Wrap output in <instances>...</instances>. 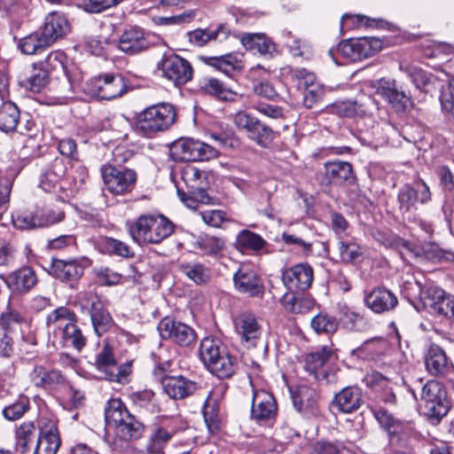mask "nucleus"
<instances>
[{
  "label": "nucleus",
  "mask_w": 454,
  "mask_h": 454,
  "mask_svg": "<svg viewBox=\"0 0 454 454\" xmlns=\"http://www.w3.org/2000/svg\"><path fill=\"white\" fill-rule=\"evenodd\" d=\"M41 31L51 45L70 31V25L63 13L52 12L46 16Z\"/></svg>",
  "instance_id": "nucleus-24"
},
{
  "label": "nucleus",
  "mask_w": 454,
  "mask_h": 454,
  "mask_svg": "<svg viewBox=\"0 0 454 454\" xmlns=\"http://www.w3.org/2000/svg\"><path fill=\"white\" fill-rule=\"evenodd\" d=\"M199 87L206 94H209L222 100H232L235 93L226 88L219 80L212 77H204L200 80Z\"/></svg>",
  "instance_id": "nucleus-40"
},
{
  "label": "nucleus",
  "mask_w": 454,
  "mask_h": 454,
  "mask_svg": "<svg viewBox=\"0 0 454 454\" xmlns=\"http://www.w3.org/2000/svg\"><path fill=\"white\" fill-rule=\"evenodd\" d=\"M83 90L92 98L112 100L122 96L127 90V85L121 74H107L90 79Z\"/></svg>",
  "instance_id": "nucleus-9"
},
{
  "label": "nucleus",
  "mask_w": 454,
  "mask_h": 454,
  "mask_svg": "<svg viewBox=\"0 0 454 454\" xmlns=\"http://www.w3.org/2000/svg\"><path fill=\"white\" fill-rule=\"evenodd\" d=\"M105 419L108 427L114 428V437L109 447L114 454L126 452L130 448L129 442L140 436L142 425L131 415L119 399H112L105 410Z\"/></svg>",
  "instance_id": "nucleus-1"
},
{
  "label": "nucleus",
  "mask_w": 454,
  "mask_h": 454,
  "mask_svg": "<svg viewBox=\"0 0 454 454\" xmlns=\"http://www.w3.org/2000/svg\"><path fill=\"white\" fill-rule=\"evenodd\" d=\"M326 181L321 182V184L329 185L331 184L341 185L345 183H351L355 176L352 166L347 161L334 160L325 164Z\"/></svg>",
  "instance_id": "nucleus-27"
},
{
  "label": "nucleus",
  "mask_w": 454,
  "mask_h": 454,
  "mask_svg": "<svg viewBox=\"0 0 454 454\" xmlns=\"http://www.w3.org/2000/svg\"><path fill=\"white\" fill-rule=\"evenodd\" d=\"M77 171L79 172L78 178H74V184L67 189L65 186L67 181L61 179L65 172L64 168L61 163L55 161L52 169L43 174L40 187L46 192H56L63 189L67 191V197L74 196L88 176L87 169L84 167H79Z\"/></svg>",
  "instance_id": "nucleus-10"
},
{
  "label": "nucleus",
  "mask_w": 454,
  "mask_h": 454,
  "mask_svg": "<svg viewBox=\"0 0 454 454\" xmlns=\"http://www.w3.org/2000/svg\"><path fill=\"white\" fill-rule=\"evenodd\" d=\"M95 366L98 371V378L109 381H121V371L116 366L113 348L106 343L102 350L96 356Z\"/></svg>",
  "instance_id": "nucleus-20"
},
{
  "label": "nucleus",
  "mask_w": 454,
  "mask_h": 454,
  "mask_svg": "<svg viewBox=\"0 0 454 454\" xmlns=\"http://www.w3.org/2000/svg\"><path fill=\"white\" fill-rule=\"evenodd\" d=\"M227 36L228 31L222 24L216 29L197 28L185 35L190 44L195 47H202L211 41L225 39Z\"/></svg>",
  "instance_id": "nucleus-33"
},
{
  "label": "nucleus",
  "mask_w": 454,
  "mask_h": 454,
  "mask_svg": "<svg viewBox=\"0 0 454 454\" xmlns=\"http://www.w3.org/2000/svg\"><path fill=\"white\" fill-rule=\"evenodd\" d=\"M162 75L176 85H182L192 77V67L184 59L176 54L164 55L159 63Z\"/></svg>",
  "instance_id": "nucleus-13"
},
{
  "label": "nucleus",
  "mask_w": 454,
  "mask_h": 454,
  "mask_svg": "<svg viewBox=\"0 0 454 454\" xmlns=\"http://www.w3.org/2000/svg\"><path fill=\"white\" fill-rule=\"evenodd\" d=\"M5 283L12 293L25 294L37 283V277L30 267L15 270L6 277Z\"/></svg>",
  "instance_id": "nucleus-28"
},
{
  "label": "nucleus",
  "mask_w": 454,
  "mask_h": 454,
  "mask_svg": "<svg viewBox=\"0 0 454 454\" xmlns=\"http://www.w3.org/2000/svg\"><path fill=\"white\" fill-rule=\"evenodd\" d=\"M129 232L139 245L159 244L172 234L173 224L162 215H143L129 225Z\"/></svg>",
  "instance_id": "nucleus-6"
},
{
  "label": "nucleus",
  "mask_w": 454,
  "mask_h": 454,
  "mask_svg": "<svg viewBox=\"0 0 454 454\" xmlns=\"http://www.w3.org/2000/svg\"><path fill=\"white\" fill-rule=\"evenodd\" d=\"M260 120L247 111H239L233 116V122L237 129L244 132L247 137L253 131Z\"/></svg>",
  "instance_id": "nucleus-55"
},
{
  "label": "nucleus",
  "mask_w": 454,
  "mask_h": 454,
  "mask_svg": "<svg viewBox=\"0 0 454 454\" xmlns=\"http://www.w3.org/2000/svg\"><path fill=\"white\" fill-rule=\"evenodd\" d=\"M247 138L259 146L267 148L274 139V132L269 126L259 121Z\"/></svg>",
  "instance_id": "nucleus-49"
},
{
  "label": "nucleus",
  "mask_w": 454,
  "mask_h": 454,
  "mask_svg": "<svg viewBox=\"0 0 454 454\" xmlns=\"http://www.w3.org/2000/svg\"><path fill=\"white\" fill-rule=\"evenodd\" d=\"M28 408V400L26 397H20L19 401L6 406L3 410V415L8 420H15L23 416Z\"/></svg>",
  "instance_id": "nucleus-63"
},
{
  "label": "nucleus",
  "mask_w": 454,
  "mask_h": 454,
  "mask_svg": "<svg viewBox=\"0 0 454 454\" xmlns=\"http://www.w3.org/2000/svg\"><path fill=\"white\" fill-rule=\"evenodd\" d=\"M49 336L54 345L74 348L81 351L87 343V338L77 325L76 315L67 307H59L46 318Z\"/></svg>",
  "instance_id": "nucleus-2"
},
{
  "label": "nucleus",
  "mask_w": 454,
  "mask_h": 454,
  "mask_svg": "<svg viewBox=\"0 0 454 454\" xmlns=\"http://www.w3.org/2000/svg\"><path fill=\"white\" fill-rule=\"evenodd\" d=\"M61 440L37 437L34 454H56L60 447Z\"/></svg>",
  "instance_id": "nucleus-64"
},
{
  "label": "nucleus",
  "mask_w": 454,
  "mask_h": 454,
  "mask_svg": "<svg viewBox=\"0 0 454 454\" xmlns=\"http://www.w3.org/2000/svg\"><path fill=\"white\" fill-rule=\"evenodd\" d=\"M288 74L292 81L297 82L299 86H303L306 90L317 84L316 75L305 68H291Z\"/></svg>",
  "instance_id": "nucleus-60"
},
{
  "label": "nucleus",
  "mask_w": 454,
  "mask_h": 454,
  "mask_svg": "<svg viewBox=\"0 0 454 454\" xmlns=\"http://www.w3.org/2000/svg\"><path fill=\"white\" fill-rule=\"evenodd\" d=\"M105 247L107 252L111 254H114L117 256L124 257V258H131L134 255V252L131 247L128 246L126 243L115 239L114 238H107L105 240Z\"/></svg>",
  "instance_id": "nucleus-59"
},
{
  "label": "nucleus",
  "mask_w": 454,
  "mask_h": 454,
  "mask_svg": "<svg viewBox=\"0 0 454 454\" xmlns=\"http://www.w3.org/2000/svg\"><path fill=\"white\" fill-rule=\"evenodd\" d=\"M235 288L249 297L258 296L263 292L261 278L249 266L242 265L233 276Z\"/></svg>",
  "instance_id": "nucleus-19"
},
{
  "label": "nucleus",
  "mask_w": 454,
  "mask_h": 454,
  "mask_svg": "<svg viewBox=\"0 0 454 454\" xmlns=\"http://www.w3.org/2000/svg\"><path fill=\"white\" fill-rule=\"evenodd\" d=\"M182 180L187 191L177 188V195L188 208L196 209L200 204L210 203L211 198L206 192L207 177L203 171L188 165L182 170Z\"/></svg>",
  "instance_id": "nucleus-7"
},
{
  "label": "nucleus",
  "mask_w": 454,
  "mask_h": 454,
  "mask_svg": "<svg viewBox=\"0 0 454 454\" xmlns=\"http://www.w3.org/2000/svg\"><path fill=\"white\" fill-rule=\"evenodd\" d=\"M424 358L426 369L431 375H445L452 369L445 351L438 345H430Z\"/></svg>",
  "instance_id": "nucleus-23"
},
{
  "label": "nucleus",
  "mask_w": 454,
  "mask_h": 454,
  "mask_svg": "<svg viewBox=\"0 0 454 454\" xmlns=\"http://www.w3.org/2000/svg\"><path fill=\"white\" fill-rule=\"evenodd\" d=\"M195 140L179 138L170 147V156L176 161H193Z\"/></svg>",
  "instance_id": "nucleus-43"
},
{
  "label": "nucleus",
  "mask_w": 454,
  "mask_h": 454,
  "mask_svg": "<svg viewBox=\"0 0 454 454\" xmlns=\"http://www.w3.org/2000/svg\"><path fill=\"white\" fill-rule=\"evenodd\" d=\"M395 372L391 369H384V373L380 372H372L367 375L366 380L368 384L378 386L382 389L381 398L386 403L395 404L396 396L393 387V380Z\"/></svg>",
  "instance_id": "nucleus-31"
},
{
  "label": "nucleus",
  "mask_w": 454,
  "mask_h": 454,
  "mask_svg": "<svg viewBox=\"0 0 454 454\" xmlns=\"http://www.w3.org/2000/svg\"><path fill=\"white\" fill-rule=\"evenodd\" d=\"M236 242L238 247L241 249H250L254 251L262 249L265 244V241L260 235L247 230L241 231L238 234Z\"/></svg>",
  "instance_id": "nucleus-51"
},
{
  "label": "nucleus",
  "mask_w": 454,
  "mask_h": 454,
  "mask_svg": "<svg viewBox=\"0 0 454 454\" xmlns=\"http://www.w3.org/2000/svg\"><path fill=\"white\" fill-rule=\"evenodd\" d=\"M51 46L42 31H36L29 35L23 37L19 48L25 54H36Z\"/></svg>",
  "instance_id": "nucleus-42"
},
{
  "label": "nucleus",
  "mask_w": 454,
  "mask_h": 454,
  "mask_svg": "<svg viewBox=\"0 0 454 454\" xmlns=\"http://www.w3.org/2000/svg\"><path fill=\"white\" fill-rule=\"evenodd\" d=\"M204 62L215 67L216 70L231 77L235 74L239 73L244 68L242 60L239 59L236 55L226 54L218 57H204Z\"/></svg>",
  "instance_id": "nucleus-34"
},
{
  "label": "nucleus",
  "mask_w": 454,
  "mask_h": 454,
  "mask_svg": "<svg viewBox=\"0 0 454 454\" xmlns=\"http://www.w3.org/2000/svg\"><path fill=\"white\" fill-rule=\"evenodd\" d=\"M39 437L60 440L57 421L53 418L41 417L38 420Z\"/></svg>",
  "instance_id": "nucleus-58"
},
{
  "label": "nucleus",
  "mask_w": 454,
  "mask_h": 454,
  "mask_svg": "<svg viewBox=\"0 0 454 454\" xmlns=\"http://www.w3.org/2000/svg\"><path fill=\"white\" fill-rule=\"evenodd\" d=\"M416 196L411 185L403 186L398 192V207L403 214L410 213L415 208Z\"/></svg>",
  "instance_id": "nucleus-57"
},
{
  "label": "nucleus",
  "mask_w": 454,
  "mask_h": 454,
  "mask_svg": "<svg viewBox=\"0 0 454 454\" xmlns=\"http://www.w3.org/2000/svg\"><path fill=\"white\" fill-rule=\"evenodd\" d=\"M372 413L376 420L389 435L398 433L401 428V422L393 414L382 408L372 410Z\"/></svg>",
  "instance_id": "nucleus-50"
},
{
  "label": "nucleus",
  "mask_w": 454,
  "mask_h": 454,
  "mask_svg": "<svg viewBox=\"0 0 454 454\" xmlns=\"http://www.w3.org/2000/svg\"><path fill=\"white\" fill-rule=\"evenodd\" d=\"M180 271L191 281L198 286L205 285L211 278V270L200 262H182L179 264Z\"/></svg>",
  "instance_id": "nucleus-38"
},
{
  "label": "nucleus",
  "mask_w": 454,
  "mask_h": 454,
  "mask_svg": "<svg viewBox=\"0 0 454 454\" xmlns=\"http://www.w3.org/2000/svg\"><path fill=\"white\" fill-rule=\"evenodd\" d=\"M240 42L247 50L260 55L271 54L275 51L273 42L262 33L244 34Z\"/></svg>",
  "instance_id": "nucleus-35"
},
{
  "label": "nucleus",
  "mask_w": 454,
  "mask_h": 454,
  "mask_svg": "<svg viewBox=\"0 0 454 454\" xmlns=\"http://www.w3.org/2000/svg\"><path fill=\"white\" fill-rule=\"evenodd\" d=\"M129 398L132 403L139 409H144L151 413L160 411L155 395L151 389L134 392L129 395Z\"/></svg>",
  "instance_id": "nucleus-45"
},
{
  "label": "nucleus",
  "mask_w": 454,
  "mask_h": 454,
  "mask_svg": "<svg viewBox=\"0 0 454 454\" xmlns=\"http://www.w3.org/2000/svg\"><path fill=\"white\" fill-rule=\"evenodd\" d=\"M88 305L94 331L98 336H101L112 326V317L97 296L91 295Z\"/></svg>",
  "instance_id": "nucleus-25"
},
{
  "label": "nucleus",
  "mask_w": 454,
  "mask_h": 454,
  "mask_svg": "<svg viewBox=\"0 0 454 454\" xmlns=\"http://www.w3.org/2000/svg\"><path fill=\"white\" fill-rule=\"evenodd\" d=\"M12 222L15 227L19 229H33L46 223L38 221V214L34 215L33 213L28 211L17 212L12 215Z\"/></svg>",
  "instance_id": "nucleus-56"
},
{
  "label": "nucleus",
  "mask_w": 454,
  "mask_h": 454,
  "mask_svg": "<svg viewBox=\"0 0 454 454\" xmlns=\"http://www.w3.org/2000/svg\"><path fill=\"white\" fill-rule=\"evenodd\" d=\"M362 404V392L357 387H348L334 397V405L343 413H350L359 409Z\"/></svg>",
  "instance_id": "nucleus-32"
},
{
  "label": "nucleus",
  "mask_w": 454,
  "mask_h": 454,
  "mask_svg": "<svg viewBox=\"0 0 454 454\" xmlns=\"http://www.w3.org/2000/svg\"><path fill=\"white\" fill-rule=\"evenodd\" d=\"M219 152L214 146L201 142L200 140H195L194 151H193V161L197 160H210L218 156Z\"/></svg>",
  "instance_id": "nucleus-62"
},
{
  "label": "nucleus",
  "mask_w": 454,
  "mask_h": 454,
  "mask_svg": "<svg viewBox=\"0 0 454 454\" xmlns=\"http://www.w3.org/2000/svg\"><path fill=\"white\" fill-rule=\"evenodd\" d=\"M50 274L63 282L74 281L82 276L83 267L76 260L52 259Z\"/></svg>",
  "instance_id": "nucleus-30"
},
{
  "label": "nucleus",
  "mask_w": 454,
  "mask_h": 454,
  "mask_svg": "<svg viewBox=\"0 0 454 454\" xmlns=\"http://www.w3.org/2000/svg\"><path fill=\"white\" fill-rule=\"evenodd\" d=\"M339 322L350 331H359L364 325L363 317L347 307L340 309Z\"/></svg>",
  "instance_id": "nucleus-53"
},
{
  "label": "nucleus",
  "mask_w": 454,
  "mask_h": 454,
  "mask_svg": "<svg viewBox=\"0 0 454 454\" xmlns=\"http://www.w3.org/2000/svg\"><path fill=\"white\" fill-rule=\"evenodd\" d=\"M378 93L388 102L395 112L402 114L412 106L411 98L399 90L395 82L383 81L378 88Z\"/></svg>",
  "instance_id": "nucleus-21"
},
{
  "label": "nucleus",
  "mask_w": 454,
  "mask_h": 454,
  "mask_svg": "<svg viewBox=\"0 0 454 454\" xmlns=\"http://www.w3.org/2000/svg\"><path fill=\"white\" fill-rule=\"evenodd\" d=\"M364 302L373 312L380 314L395 309L398 300L390 290L385 287H378L365 295Z\"/></svg>",
  "instance_id": "nucleus-22"
},
{
  "label": "nucleus",
  "mask_w": 454,
  "mask_h": 454,
  "mask_svg": "<svg viewBox=\"0 0 454 454\" xmlns=\"http://www.w3.org/2000/svg\"><path fill=\"white\" fill-rule=\"evenodd\" d=\"M172 434L168 430L160 427L151 436L146 451L149 454H160L162 452L165 444L171 439Z\"/></svg>",
  "instance_id": "nucleus-52"
},
{
  "label": "nucleus",
  "mask_w": 454,
  "mask_h": 454,
  "mask_svg": "<svg viewBox=\"0 0 454 454\" xmlns=\"http://www.w3.org/2000/svg\"><path fill=\"white\" fill-rule=\"evenodd\" d=\"M158 330L161 338L169 339L184 347L191 345L196 339V333L192 327L168 317L160 322Z\"/></svg>",
  "instance_id": "nucleus-15"
},
{
  "label": "nucleus",
  "mask_w": 454,
  "mask_h": 454,
  "mask_svg": "<svg viewBox=\"0 0 454 454\" xmlns=\"http://www.w3.org/2000/svg\"><path fill=\"white\" fill-rule=\"evenodd\" d=\"M333 351L330 347L324 346L320 349L308 354L304 358V369L319 378L318 371L333 357Z\"/></svg>",
  "instance_id": "nucleus-36"
},
{
  "label": "nucleus",
  "mask_w": 454,
  "mask_h": 454,
  "mask_svg": "<svg viewBox=\"0 0 454 454\" xmlns=\"http://www.w3.org/2000/svg\"><path fill=\"white\" fill-rule=\"evenodd\" d=\"M407 74L417 89L425 92H431L439 87L440 77L428 74L418 67H410Z\"/></svg>",
  "instance_id": "nucleus-37"
},
{
  "label": "nucleus",
  "mask_w": 454,
  "mask_h": 454,
  "mask_svg": "<svg viewBox=\"0 0 454 454\" xmlns=\"http://www.w3.org/2000/svg\"><path fill=\"white\" fill-rule=\"evenodd\" d=\"M20 121V111L15 104L10 101L4 102L0 106V130L4 132L13 131Z\"/></svg>",
  "instance_id": "nucleus-41"
},
{
  "label": "nucleus",
  "mask_w": 454,
  "mask_h": 454,
  "mask_svg": "<svg viewBox=\"0 0 454 454\" xmlns=\"http://www.w3.org/2000/svg\"><path fill=\"white\" fill-rule=\"evenodd\" d=\"M382 48V42L376 37H359L341 42L337 48L331 49L328 54L333 60L340 65L339 56L351 62L361 61L367 59Z\"/></svg>",
  "instance_id": "nucleus-8"
},
{
  "label": "nucleus",
  "mask_w": 454,
  "mask_h": 454,
  "mask_svg": "<svg viewBox=\"0 0 454 454\" xmlns=\"http://www.w3.org/2000/svg\"><path fill=\"white\" fill-rule=\"evenodd\" d=\"M224 241L214 236H201L194 244L203 255H218L224 247Z\"/></svg>",
  "instance_id": "nucleus-46"
},
{
  "label": "nucleus",
  "mask_w": 454,
  "mask_h": 454,
  "mask_svg": "<svg viewBox=\"0 0 454 454\" xmlns=\"http://www.w3.org/2000/svg\"><path fill=\"white\" fill-rule=\"evenodd\" d=\"M383 20L381 19H371L364 15L360 14H344L340 20V29L348 30V29H355L362 27H380L383 24Z\"/></svg>",
  "instance_id": "nucleus-44"
},
{
  "label": "nucleus",
  "mask_w": 454,
  "mask_h": 454,
  "mask_svg": "<svg viewBox=\"0 0 454 454\" xmlns=\"http://www.w3.org/2000/svg\"><path fill=\"white\" fill-rule=\"evenodd\" d=\"M33 385L49 392L60 391L67 386V380L60 371L35 366L29 373Z\"/></svg>",
  "instance_id": "nucleus-17"
},
{
  "label": "nucleus",
  "mask_w": 454,
  "mask_h": 454,
  "mask_svg": "<svg viewBox=\"0 0 454 454\" xmlns=\"http://www.w3.org/2000/svg\"><path fill=\"white\" fill-rule=\"evenodd\" d=\"M150 45L144 31L139 27L125 30L119 39V49L128 54L134 55L146 50Z\"/></svg>",
  "instance_id": "nucleus-26"
},
{
  "label": "nucleus",
  "mask_w": 454,
  "mask_h": 454,
  "mask_svg": "<svg viewBox=\"0 0 454 454\" xmlns=\"http://www.w3.org/2000/svg\"><path fill=\"white\" fill-rule=\"evenodd\" d=\"M233 324L242 345L248 348H254L263 332L256 316L251 312H242L234 318Z\"/></svg>",
  "instance_id": "nucleus-12"
},
{
  "label": "nucleus",
  "mask_w": 454,
  "mask_h": 454,
  "mask_svg": "<svg viewBox=\"0 0 454 454\" xmlns=\"http://www.w3.org/2000/svg\"><path fill=\"white\" fill-rule=\"evenodd\" d=\"M313 278V269L308 263H298L282 271V282L290 292L309 289Z\"/></svg>",
  "instance_id": "nucleus-14"
},
{
  "label": "nucleus",
  "mask_w": 454,
  "mask_h": 454,
  "mask_svg": "<svg viewBox=\"0 0 454 454\" xmlns=\"http://www.w3.org/2000/svg\"><path fill=\"white\" fill-rule=\"evenodd\" d=\"M176 121V110L169 103H159L138 113L135 119L134 129L143 137H153L168 130Z\"/></svg>",
  "instance_id": "nucleus-5"
},
{
  "label": "nucleus",
  "mask_w": 454,
  "mask_h": 454,
  "mask_svg": "<svg viewBox=\"0 0 454 454\" xmlns=\"http://www.w3.org/2000/svg\"><path fill=\"white\" fill-rule=\"evenodd\" d=\"M162 387L170 398L182 399L192 395L197 384L184 376H171L162 380Z\"/></svg>",
  "instance_id": "nucleus-29"
},
{
  "label": "nucleus",
  "mask_w": 454,
  "mask_h": 454,
  "mask_svg": "<svg viewBox=\"0 0 454 454\" xmlns=\"http://www.w3.org/2000/svg\"><path fill=\"white\" fill-rule=\"evenodd\" d=\"M35 437V426L32 422L22 423L16 431L17 448L21 453L30 449Z\"/></svg>",
  "instance_id": "nucleus-48"
},
{
  "label": "nucleus",
  "mask_w": 454,
  "mask_h": 454,
  "mask_svg": "<svg viewBox=\"0 0 454 454\" xmlns=\"http://www.w3.org/2000/svg\"><path fill=\"white\" fill-rule=\"evenodd\" d=\"M312 329L317 333H333L338 330L339 321L325 312H319L310 322Z\"/></svg>",
  "instance_id": "nucleus-47"
},
{
  "label": "nucleus",
  "mask_w": 454,
  "mask_h": 454,
  "mask_svg": "<svg viewBox=\"0 0 454 454\" xmlns=\"http://www.w3.org/2000/svg\"><path fill=\"white\" fill-rule=\"evenodd\" d=\"M277 403L273 395L263 389H253L251 418L258 423L274 419L277 414Z\"/></svg>",
  "instance_id": "nucleus-16"
},
{
  "label": "nucleus",
  "mask_w": 454,
  "mask_h": 454,
  "mask_svg": "<svg viewBox=\"0 0 454 454\" xmlns=\"http://www.w3.org/2000/svg\"><path fill=\"white\" fill-rule=\"evenodd\" d=\"M421 301L426 309L431 314L447 315L454 296L448 294L438 286H429L421 291Z\"/></svg>",
  "instance_id": "nucleus-18"
},
{
  "label": "nucleus",
  "mask_w": 454,
  "mask_h": 454,
  "mask_svg": "<svg viewBox=\"0 0 454 454\" xmlns=\"http://www.w3.org/2000/svg\"><path fill=\"white\" fill-rule=\"evenodd\" d=\"M49 82V73L41 66L26 81L25 86L33 92H40Z\"/></svg>",
  "instance_id": "nucleus-61"
},
{
  "label": "nucleus",
  "mask_w": 454,
  "mask_h": 454,
  "mask_svg": "<svg viewBox=\"0 0 454 454\" xmlns=\"http://www.w3.org/2000/svg\"><path fill=\"white\" fill-rule=\"evenodd\" d=\"M410 391L428 418L439 421L448 413L447 393L439 381L432 380L423 383L422 379H419Z\"/></svg>",
  "instance_id": "nucleus-4"
},
{
  "label": "nucleus",
  "mask_w": 454,
  "mask_h": 454,
  "mask_svg": "<svg viewBox=\"0 0 454 454\" xmlns=\"http://www.w3.org/2000/svg\"><path fill=\"white\" fill-rule=\"evenodd\" d=\"M199 355L207 369L220 379L231 377L238 368L236 357L216 338L206 337L202 339Z\"/></svg>",
  "instance_id": "nucleus-3"
},
{
  "label": "nucleus",
  "mask_w": 454,
  "mask_h": 454,
  "mask_svg": "<svg viewBox=\"0 0 454 454\" xmlns=\"http://www.w3.org/2000/svg\"><path fill=\"white\" fill-rule=\"evenodd\" d=\"M101 175L106 190L114 195H124L132 191L137 181L134 170L116 168L107 164L101 168Z\"/></svg>",
  "instance_id": "nucleus-11"
},
{
  "label": "nucleus",
  "mask_w": 454,
  "mask_h": 454,
  "mask_svg": "<svg viewBox=\"0 0 454 454\" xmlns=\"http://www.w3.org/2000/svg\"><path fill=\"white\" fill-rule=\"evenodd\" d=\"M317 398L316 391L307 386H300L292 393L293 404L300 412L313 411L316 407Z\"/></svg>",
  "instance_id": "nucleus-39"
},
{
  "label": "nucleus",
  "mask_w": 454,
  "mask_h": 454,
  "mask_svg": "<svg viewBox=\"0 0 454 454\" xmlns=\"http://www.w3.org/2000/svg\"><path fill=\"white\" fill-rule=\"evenodd\" d=\"M67 56L61 51H54L48 54L40 66L49 74L51 71H63L66 69Z\"/></svg>",
  "instance_id": "nucleus-54"
}]
</instances>
